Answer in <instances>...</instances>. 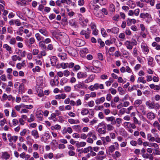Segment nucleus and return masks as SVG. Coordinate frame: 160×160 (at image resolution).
Instances as JSON below:
<instances>
[{"label": "nucleus", "mask_w": 160, "mask_h": 160, "mask_svg": "<svg viewBox=\"0 0 160 160\" xmlns=\"http://www.w3.org/2000/svg\"><path fill=\"white\" fill-rule=\"evenodd\" d=\"M130 122H125L123 123V126L125 128L128 129L130 128Z\"/></svg>", "instance_id": "603ef678"}, {"label": "nucleus", "mask_w": 160, "mask_h": 160, "mask_svg": "<svg viewBox=\"0 0 160 160\" xmlns=\"http://www.w3.org/2000/svg\"><path fill=\"white\" fill-rule=\"evenodd\" d=\"M51 64L52 66H54L56 64V62L57 59L55 57H53L50 59Z\"/></svg>", "instance_id": "09e8293b"}, {"label": "nucleus", "mask_w": 160, "mask_h": 160, "mask_svg": "<svg viewBox=\"0 0 160 160\" xmlns=\"http://www.w3.org/2000/svg\"><path fill=\"white\" fill-rule=\"evenodd\" d=\"M68 122L71 124H77L80 123V121L78 119L75 120L73 119H69L68 120Z\"/></svg>", "instance_id": "bb28decb"}, {"label": "nucleus", "mask_w": 160, "mask_h": 160, "mask_svg": "<svg viewBox=\"0 0 160 160\" xmlns=\"http://www.w3.org/2000/svg\"><path fill=\"white\" fill-rule=\"evenodd\" d=\"M2 158L6 160H7L10 157V155L7 152H2Z\"/></svg>", "instance_id": "2f4dec72"}, {"label": "nucleus", "mask_w": 160, "mask_h": 160, "mask_svg": "<svg viewBox=\"0 0 160 160\" xmlns=\"http://www.w3.org/2000/svg\"><path fill=\"white\" fill-rule=\"evenodd\" d=\"M31 132L32 135L35 138H37L39 137L38 132L37 130H32Z\"/></svg>", "instance_id": "7c9ffc66"}, {"label": "nucleus", "mask_w": 160, "mask_h": 160, "mask_svg": "<svg viewBox=\"0 0 160 160\" xmlns=\"http://www.w3.org/2000/svg\"><path fill=\"white\" fill-rule=\"evenodd\" d=\"M115 146L113 145H111L108 148L109 151L111 152H113L115 150Z\"/></svg>", "instance_id": "774afa93"}, {"label": "nucleus", "mask_w": 160, "mask_h": 160, "mask_svg": "<svg viewBox=\"0 0 160 160\" xmlns=\"http://www.w3.org/2000/svg\"><path fill=\"white\" fill-rule=\"evenodd\" d=\"M24 86L23 84H21L19 87L18 92L20 94H22L24 92Z\"/></svg>", "instance_id": "cd10ccee"}, {"label": "nucleus", "mask_w": 160, "mask_h": 160, "mask_svg": "<svg viewBox=\"0 0 160 160\" xmlns=\"http://www.w3.org/2000/svg\"><path fill=\"white\" fill-rule=\"evenodd\" d=\"M37 40L38 41H40L44 40V38L39 33H36L35 35Z\"/></svg>", "instance_id": "b1692460"}, {"label": "nucleus", "mask_w": 160, "mask_h": 160, "mask_svg": "<svg viewBox=\"0 0 160 160\" xmlns=\"http://www.w3.org/2000/svg\"><path fill=\"white\" fill-rule=\"evenodd\" d=\"M98 42L100 44V46L102 47H103L105 46V44L102 41V40L99 38L98 40Z\"/></svg>", "instance_id": "052dcab7"}, {"label": "nucleus", "mask_w": 160, "mask_h": 160, "mask_svg": "<svg viewBox=\"0 0 160 160\" xmlns=\"http://www.w3.org/2000/svg\"><path fill=\"white\" fill-rule=\"evenodd\" d=\"M71 88L70 86H67L64 88V90L66 92H69L71 90Z\"/></svg>", "instance_id": "0e129e2a"}, {"label": "nucleus", "mask_w": 160, "mask_h": 160, "mask_svg": "<svg viewBox=\"0 0 160 160\" xmlns=\"http://www.w3.org/2000/svg\"><path fill=\"white\" fill-rule=\"evenodd\" d=\"M91 33V30L88 28L87 30H82L80 32V34L82 35H84L85 38L88 39L90 38V34Z\"/></svg>", "instance_id": "0eeeda50"}, {"label": "nucleus", "mask_w": 160, "mask_h": 160, "mask_svg": "<svg viewBox=\"0 0 160 160\" xmlns=\"http://www.w3.org/2000/svg\"><path fill=\"white\" fill-rule=\"evenodd\" d=\"M141 47L143 51L146 52L147 53L149 52V50L148 48V46L144 43L142 44Z\"/></svg>", "instance_id": "c85d7f7f"}, {"label": "nucleus", "mask_w": 160, "mask_h": 160, "mask_svg": "<svg viewBox=\"0 0 160 160\" xmlns=\"http://www.w3.org/2000/svg\"><path fill=\"white\" fill-rule=\"evenodd\" d=\"M61 126L58 124L54 126H52L51 128V129L52 130H54V129L59 130L61 129Z\"/></svg>", "instance_id": "8fccbe9b"}, {"label": "nucleus", "mask_w": 160, "mask_h": 160, "mask_svg": "<svg viewBox=\"0 0 160 160\" xmlns=\"http://www.w3.org/2000/svg\"><path fill=\"white\" fill-rule=\"evenodd\" d=\"M106 157L105 152L102 150L99 151L97 154L95 158L97 160H103Z\"/></svg>", "instance_id": "39448f33"}, {"label": "nucleus", "mask_w": 160, "mask_h": 160, "mask_svg": "<svg viewBox=\"0 0 160 160\" xmlns=\"http://www.w3.org/2000/svg\"><path fill=\"white\" fill-rule=\"evenodd\" d=\"M106 119L108 121L112 122L111 124H115L116 123L115 118L113 116L107 117Z\"/></svg>", "instance_id": "aec40b11"}, {"label": "nucleus", "mask_w": 160, "mask_h": 160, "mask_svg": "<svg viewBox=\"0 0 160 160\" xmlns=\"http://www.w3.org/2000/svg\"><path fill=\"white\" fill-rule=\"evenodd\" d=\"M145 2L147 3H149L151 6H153L155 4V0H145Z\"/></svg>", "instance_id": "3c124183"}, {"label": "nucleus", "mask_w": 160, "mask_h": 160, "mask_svg": "<svg viewBox=\"0 0 160 160\" xmlns=\"http://www.w3.org/2000/svg\"><path fill=\"white\" fill-rule=\"evenodd\" d=\"M95 75L92 74L90 75L88 78L86 79L84 81L85 83H88L90 82H92L95 79Z\"/></svg>", "instance_id": "f8f14e48"}, {"label": "nucleus", "mask_w": 160, "mask_h": 160, "mask_svg": "<svg viewBox=\"0 0 160 160\" xmlns=\"http://www.w3.org/2000/svg\"><path fill=\"white\" fill-rule=\"evenodd\" d=\"M140 17L143 19L147 18L146 21L147 23H149L151 20L152 17L148 13H142L140 15Z\"/></svg>", "instance_id": "20e7f679"}, {"label": "nucleus", "mask_w": 160, "mask_h": 160, "mask_svg": "<svg viewBox=\"0 0 160 160\" xmlns=\"http://www.w3.org/2000/svg\"><path fill=\"white\" fill-rule=\"evenodd\" d=\"M153 125L154 127L157 128L158 130L160 131V124L157 121H155L153 123Z\"/></svg>", "instance_id": "4c0bfd02"}, {"label": "nucleus", "mask_w": 160, "mask_h": 160, "mask_svg": "<svg viewBox=\"0 0 160 160\" xmlns=\"http://www.w3.org/2000/svg\"><path fill=\"white\" fill-rule=\"evenodd\" d=\"M58 142L56 140H53L51 142V144L53 147H55L58 145Z\"/></svg>", "instance_id": "680f3d73"}, {"label": "nucleus", "mask_w": 160, "mask_h": 160, "mask_svg": "<svg viewBox=\"0 0 160 160\" xmlns=\"http://www.w3.org/2000/svg\"><path fill=\"white\" fill-rule=\"evenodd\" d=\"M35 42V40L33 37L30 38L29 40V46H31L32 45L34 44Z\"/></svg>", "instance_id": "79ce46f5"}, {"label": "nucleus", "mask_w": 160, "mask_h": 160, "mask_svg": "<svg viewBox=\"0 0 160 160\" xmlns=\"http://www.w3.org/2000/svg\"><path fill=\"white\" fill-rule=\"evenodd\" d=\"M107 129L108 131H111L113 130L114 127L111 125L110 124H107Z\"/></svg>", "instance_id": "13d9d810"}, {"label": "nucleus", "mask_w": 160, "mask_h": 160, "mask_svg": "<svg viewBox=\"0 0 160 160\" xmlns=\"http://www.w3.org/2000/svg\"><path fill=\"white\" fill-rule=\"evenodd\" d=\"M147 139L150 142H154L155 140L154 137L152 136L151 133H148L147 134Z\"/></svg>", "instance_id": "473e14b6"}, {"label": "nucleus", "mask_w": 160, "mask_h": 160, "mask_svg": "<svg viewBox=\"0 0 160 160\" xmlns=\"http://www.w3.org/2000/svg\"><path fill=\"white\" fill-rule=\"evenodd\" d=\"M36 115V117L38 118V120H39V121L42 120L43 115L41 113V111H38L37 112Z\"/></svg>", "instance_id": "5701e85b"}, {"label": "nucleus", "mask_w": 160, "mask_h": 160, "mask_svg": "<svg viewBox=\"0 0 160 160\" xmlns=\"http://www.w3.org/2000/svg\"><path fill=\"white\" fill-rule=\"evenodd\" d=\"M73 129L78 132H80L82 131L81 127L80 125H74L72 126Z\"/></svg>", "instance_id": "a211bd4d"}, {"label": "nucleus", "mask_w": 160, "mask_h": 160, "mask_svg": "<svg viewBox=\"0 0 160 160\" xmlns=\"http://www.w3.org/2000/svg\"><path fill=\"white\" fill-rule=\"evenodd\" d=\"M3 47L5 48L6 50L8 51L9 53H11L12 52V51L11 47L9 46L7 44H4Z\"/></svg>", "instance_id": "c756f323"}, {"label": "nucleus", "mask_w": 160, "mask_h": 160, "mask_svg": "<svg viewBox=\"0 0 160 160\" xmlns=\"http://www.w3.org/2000/svg\"><path fill=\"white\" fill-rule=\"evenodd\" d=\"M98 58L101 61H102L103 60V55L102 53H98Z\"/></svg>", "instance_id": "338daca9"}, {"label": "nucleus", "mask_w": 160, "mask_h": 160, "mask_svg": "<svg viewBox=\"0 0 160 160\" xmlns=\"http://www.w3.org/2000/svg\"><path fill=\"white\" fill-rule=\"evenodd\" d=\"M149 146L150 147H154L157 149H158L159 148L158 145L157 143H150V145H149Z\"/></svg>", "instance_id": "4d7b16f0"}, {"label": "nucleus", "mask_w": 160, "mask_h": 160, "mask_svg": "<svg viewBox=\"0 0 160 160\" xmlns=\"http://www.w3.org/2000/svg\"><path fill=\"white\" fill-rule=\"evenodd\" d=\"M8 140L10 142H12L13 141L14 142L17 140L18 139V137L17 136H12L11 134H8Z\"/></svg>", "instance_id": "9d476101"}, {"label": "nucleus", "mask_w": 160, "mask_h": 160, "mask_svg": "<svg viewBox=\"0 0 160 160\" xmlns=\"http://www.w3.org/2000/svg\"><path fill=\"white\" fill-rule=\"evenodd\" d=\"M38 45L42 50H44L46 49V46L45 45V43L44 42L43 40L39 41L38 43Z\"/></svg>", "instance_id": "412c9836"}, {"label": "nucleus", "mask_w": 160, "mask_h": 160, "mask_svg": "<svg viewBox=\"0 0 160 160\" xmlns=\"http://www.w3.org/2000/svg\"><path fill=\"white\" fill-rule=\"evenodd\" d=\"M94 87L95 88L96 90H97L99 88L101 89H104V85L102 84H99L98 83H96L94 84Z\"/></svg>", "instance_id": "393cba45"}, {"label": "nucleus", "mask_w": 160, "mask_h": 160, "mask_svg": "<svg viewBox=\"0 0 160 160\" xmlns=\"http://www.w3.org/2000/svg\"><path fill=\"white\" fill-rule=\"evenodd\" d=\"M60 38L62 43L65 45H68L70 43L68 36L65 33L60 34Z\"/></svg>", "instance_id": "7ed1b4c3"}, {"label": "nucleus", "mask_w": 160, "mask_h": 160, "mask_svg": "<svg viewBox=\"0 0 160 160\" xmlns=\"http://www.w3.org/2000/svg\"><path fill=\"white\" fill-rule=\"evenodd\" d=\"M115 6L112 4H110L109 7V11L111 12H113L115 11Z\"/></svg>", "instance_id": "37998d69"}, {"label": "nucleus", "mask_w": 160, "mask_h": 160, "mask_svg": "<svg viewBox=\"0 0 160 160\" xmlns=\"http://www.w3.org/2000/svg\"><path fill=\"white\" fill-rule=\"evenodd\" d=\"M91 149H92V147L91 146H89L87 148H84L83 150V152L84 153H87L89 151H90Z\"/></svg>", "instance_id": "49530a36"}, {"label": "nucleus", "mask_w": 160, "mask_h": 160, "mask_svg": "<svg viewBox=\"0 0 160 160\" xmlns=\"http://www.w3.org/2000/svg\"><path fill=\"white\" fill-rule=\"evenodd\" d=\"M58 56L59 57L63 60H65L67 58V55L65 53H62L59 54Z\"/></svg>", "instance_id": "c03bdc74"}, {"label": "nucleus", "mask_w": 160, "mask_h": 160, "mask_svg": "<svg viewBox=\"0 0 160 160\" xmlns=\"http://www.w3.org/2000/svg\"><path fill=\"white\" fill-rule=\"evenodd\" d=\"M35 119L34 114H32L30 115V118L28 119L27 121L29 122H31L34 121Z\"/></svg>", "instance_id": "c9c22d12"}, {"label": "nucleus", "mask_w": 160, "mask_h": 160, "mask_svg": "<svg viewBox=\"0 0 160 160\" xmlns=\"http://www.w3.org/2000/svg\"><path fill=\"white\" fill-rule=\"evenodd\" d=\"M84 85V84L82 82H78V83L76 84L74 86V88L75 90H78L80 88H83Z\"/></svg>", "instance_id": "9b49d317"}, {"label": "nucleus", "mask_w": 160, "mask_h": 160, "mask_svg": "<svg viewBox=\"0 0 160 160\" xmlns=\"http://www.w3.org/2000/svg\"><path fill=\"white\" fill-rule=\"evenodd\" d=\"M101 33L103 37H105L108 36L106 32V30L103 28H101Z\"/></svg>", "instance_id": "6e6d98bb"}, {"label": "nucleus", "mask_w": 160, "mask_h": 160, "mask_svg": "<svg viewBox=\"0 0 160 160\" xmlns=\"http://www.w3.org/2000/svg\"><path fill=\"white\" fill-rule=\"evenodd\" d=\"M147 117L149 120H152L155 118V115L152 112H149L147 114Z\"/></svg>", "instance_id": "ddd939ff"}, {"label": "nucleus", "mask_w": 160, "mask_h": 160, "mask_svg": "<svg viewBox=\"0 0 160 160\" xmlns=\"http://www.w3.org/2000/svg\"><path fill=\"white\" fill-rule=\"evenodd\" d=\"M87 76V75L86 72L85 73L79 72L77 74V77L79 79L86 78Z\"/></svg>", "instance_id": "4468645a"}, {"label": "nucleus", "mask_w": 160, "mask_h": 160, "mask_svg": "<svg viewBox=\"0 0 160 160\" xmlns=\"http://www.w3.org/2000/svg\"><path fill=\"white\" fill-rule=\"evenodd\" d=\"M84 41L81 39L77 38L75 40L74 42V44L78 47H81L84 45Z\"/></svg>", "instance_id": "1a4fd4ad"}, {"label": "nucleus", "mask_w": 160, "mask_h": 160, "mask_svg": "<svg viewBox=\"0 0 160 160\" xmlns=\"http://www.w3.org/2000/svg\"><path fill=\"white\" fill-rule=\"evenodd\" d=\"M132 54L134 57H137L138 55V51L136 47L133 49Z\"/></svg>", "instance_id": "a19ab883"}, {"label": "nucleus", "mask_w": 160, "mask_h": 160, "mask_svg": "<svg viewBox=\"0 0 160 160\" xmlns=\"http://www.w3.org/2000/svg\"><path fill=\"white\" fill-rule=\"evenodd\" d=\"M112 33L114 34L118 33L119 32V28L116 27H114L111 29Z\"/></svg>", "instance_id": "de8ad7c7"}, {"label": "nucleus", "mask_w": 160, "mask_h": 160, "mask_svg": "<svg viewBox=\"0 0 160 160\" xmlns=\"http://www.w3.org/2000/svg\"><path fill=\"white\" fill-rule=\"evenodd\" d=\"M12 59L13 61L15 62L17 60L20 61L21 60V58L19 56L14 55L12 57Z\"/></svg>", "instance_id": "f704fd0d"}, {"label": "nucleus", "mask_w": 160, "mask_h": 160, "mask_svg": "<svg viewBox=\"0 0 160 160\" xmlns=\"http://www.w3.org/2000/svg\"><path fill=\"white\" fill-rule=\"evenodd\" d=\"M137 88V85H133L132 87H129L128 88V90L129 92H131L133 90H136Z\"/></svg>", "instance_id": "5fc2aeb1"}, {"label": "nucleus", "mask_w": 160, "mask_h": 160, "mask_svg": "<svg viewBox=\"0 0 160 160\" xmlns=\"http://www.w3.org/2000/svg\"><path fill=\"white\" fill-rule=\"evenodd\" d=\"M75 65L74 63L72 62L70 63H62L61 64L62 68L63 69L67 68H72Z\"/></svg>", "instance_id": "6e6552de"}, {"label": "nucleus", "mask_w": 160, "mask_h": 160, "mask_svg": "<svg viewBox=\"0 0 160 160\" xmlns=\"http://www.w3.org/2000/svg\"><path fill=\"white\" fill-rule=\"evenodd\" d=\"M133 120L134 123L135 124H138V125H140L141 124V122H139L138 120L136 117H133Z\"/></svg>", "instance_id": "e2e57ef3"}, {"label": "nucleus", "mask_w": 160, "mask_h": 160, "mask_svg": "<svg viewBox=\"0 0 160 160\" xmlns=\"http://www.w3.org/2000/svg\"><path fill=\"white\" fill-rule=\"evenodd\" d=\"M98 132L100 134H104L106 133V131L105 128L104 130H102V128H100L98 129Z\"/></svg>", "instance_id": "bf43d9fd"}, {"label": "nucleus", "mask_w": 160, "mask_h": 160, "mask_svg": "<svg viewBox=\"0 0 160 160\" xmlns=\"http://www.w3.org/2000/svg\"><path fill=\"white\" fill-rule=\"evenodd\" d=\"M146 105L148 106L149 108L150 109H152L155 108V109H158V107L157 108L155 107V104L154 103H150L148 101L146 102Z\"/></svg>", "instance_id": "2eb2a0df"}, {"label": "nucleus", "mask_w": 160, "mask_h": 160, "mask_svg": "<svg viewBox=\"0 0 160 160\" xmlns=\"http://www.w3.org/2000/svg\"><path fill=\"white\" fill-rule=\"evenodd\" d=\"M137 42L135 39H132L131 41L127 40L124 43V45L128 49L131 50L133 48V46L137 45Z\"/></svg>", "instance_id": "f03ea898"}, {"label": "nucleus", "mask_w": 160, "mask_h": 160, "mask_svg": "<svg viewBox=\"0 0 160 160\" xmlns=\"http://www.w3.org/2000/svg\"><path fill=\"white\" fill-rule=\"evenodd\" d=\"M65 50L70 55L72 56H75L76 52V49L70 47H66Z\"/></svg>", "instance_id": "423d86ee"}, {"label": "nucleus", "mask_w": 160, "mask_h": 160, "mask_svg": "<svg viewBox=\"0 0 160 160\" xmlns=\"http://www.w3.org/2000/svg\"><path fill=\"white\" fill-rule=\"evenodd\" d=\"M144 77H139L138 78V79L137 81V82H141L143 83H145L146 82V81L145 80H144Z\"/></svg>", "instance_id": "58836bf2"}, {"label": "nucleus", "mask_w": 160, "mask_h": 160, "mask_svg": "<svg viewBox=\"0 0 160 160\" xmlns=\"http://www.w3.org/2000/svg\"><path fill=\"white\" fill-rule=\"evenodd\" d=\"M9 42L11 44L14 45L16 43V41L14 38H12L10 39Z\"/></svg>", "instance_id": "864d4df0"}, {"label": "nucleus", "mask_w": 160, "mask_h": 160, "mask_svg": "<svg viewBox=\"0 0 160 160\" xmlns=\"http://www.w3.org/2000/svg\"><path fill=\"white\" fill-rule=\"evenodd\" d=\"M127 23L128 26H130L132 23H136V20L134 19H130L129 18H128L127 20Z\"/></svg>", "instance_id": "4be33fe9"}, {"label": "nucleus", "mask_w": 160, "mask_h": 160, "mask_svg": "<svg viewBox=\"0 0 160 160\" xmlns=\"http://www.w3.org/2000/svg\"><path fill=\"white\" fill-rule=\"evenodd\" d=\"M88 137L87 141L88 142L90 143H92L94 140L97 139V137L94 132L93 131L90 132L87 135L85 133H82L81 134L80 138L83 139H86Z\"/></svg>", "instance_id": "f257e3e1"}, {"label": "nucleus", "mask_w": 160, "mask_h": 160, "mask_svg": "<svg viewBox=\"0 0 160 160\" xmlns=\"http://www.w3.org/2000/svg\"><path fill=\"white\" fill-rule=\"evenodd\" d=\"M81 67L78 65H74L72 68V70L74 72H77L78 70L80 69Z\"/></svg>", "instance_id": "e433bc0d"}, {"label": "nucleus", "mask_w": 160, "mask_h": 160, "mask_svg": "<svg viewBox=\"0 0 160 160\" xmlns=\"http://www.w3.org/2000/svg\"><path fill=\"white\" fill-rule=\"evenodd\" d=\"M142 103V101L141 100L138 99L136 100L134 103V106L137 108L139 106V105Z\"/></svg>", "instance_id": "72a5a7b5"}, {"label": "nucleus", "mask_w": 160, "mask_h": 160, "mask_svg": "<svg viewBox=\"0 0 160 160\" xmlns=\"http://www.w3.org/2000/svg\"><path fill=\"white\" fill-rule=\"evenodd\" d=\"M39 32L42 35L45 37L48 36V32L45 28H43L38 30Z\"/></svg>", "instance_id": "f3484780"}, {"label": "nucleus", "mask_w": 160, "mask_h": 160, "mask_svg": "<svg viewBox=\"0 0 160 160\" xmlns=\"http://www.w3.org/2000/svg\"><path fill=\"white\" fill-rule=\"evenodd\" d=\"M142 156L144 158H149L150 160H153L154 158L151 154H149L148 153H144L142 154Z\"/></svg>", "instance_id": "dca6fc26"}, {"label": "nucleus", "mask_w": 160, "mask_h": 160, "mask_svg": "<svg viewBox=\"0 0 160 160\" xmlns=\"http://www.w3.org/2000/svg\"><path fill=\"white\" fill-rule=\"evenodd\" d=\"M63 74L65 76L67 77L70 75V72L68 70H66L64 71Z\"/></svg>", "instance_id": "69168bd1"}, {"label": "nucleus", "mask_w": 160, "mask_h": 160, "mask_svg": "<svg viewBox=\"0 0 160 160\" xmlns=\"http://www.w3.org/2000/svg\"><path fill=\"white\" fill-rule=\"evenodd\" d=\"M66 97V94L65 93H62L58 94L55 96V98L56 99H64Z\"/></svg>", "instance_id": "6ab92c4d"}, {"label": "nucleus", "mask_w": 160, "mask_h": 160, "mask_svg": "<svg viewBox=\"0 0 160 160\" xmlns=\"http://www.w3.org/2000/svg\"><path fill=\"white\" fill-rule=\"evenodd\" d=\"M105 101V98L102 97L99 98H98L95 100V103L97 104H100L101 103Z\"/></svg>", "instance_id": "a878e982"}, {"label": "nucleus", "mask_w": 160, "mask_h": 160, "mask_svg": "<svg viewBox=\"0 0 160 160\" xmlns=\"http://www.w3.org/2000/svg\"><path fill=\"white\" fill-rule=\"evenodd\" d=\"M88 113V110L86 108H85L83 109L81 112V114L82 115H87Z\"/></svg>", "instance_id": "a18cd8bd"}, {"label": "nucleus", "mask_w": 160, "mask_h": 160, "mask_svg": "<svg viewBox=\"0 0 160 160\" xmlns=\"http://www.w3.org/2000/svg\"><path fill=\"white\" fill-rule=\"evenodd\" d=\"M69 24L72 27H74V28H76V25L75 21L73 19H71L69 21Z\"/></svg>", "instance_id": "ea45409f"}]
</instances>
